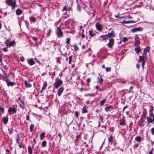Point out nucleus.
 <instances>
[{
  "instance_id": "nucleus-53",
  "label": "nucleus",
  "mask_w": 154,
  "mask_h": 154,
  "mask_svg": "<svg viewBox=\"0 0 154 154\" xmlns=\"http://www.w3.org/2000/svg\"><path fill=\"white\" fill-rule=\"evenodd\" d=\"M79 112L77 111H76L75 112V115L76 117H78L79 116Z\"/></svg>"
},
{
  "instance_id": "nucleus-5",
  "label": "nucleus",
  "mask_w": 154,
  "mask_h": 154,
  "mask_svg": "<svg viewBox=\"0 0 154 154\" xmlns=\"http://www.w3.org/2000/svg\"><path fill=\"white\" fill-rule=\"evenodd\" d=\"M60 27L61 26L58 28L57 30V35L58 37H61L63 36V32L61 30Z\"/></svg>"
},
{
  "instance_id": "nucleus-12",
  "label": "nucleus",
  "mask_w": 154,
  "mask_h": 154,
  "mask_svg": "<svg viewBox=\"0 0 154 154\" xmlns=\"http://www.w3.org/2000/svg\"><path fill=\"white\" fill-rule=\"evenodd\" d=\"M28 63L30 65L32 66L34 64L35 62L33 58H31L28 60Z\"/></svg>"
},
{
  "instance_id": "nucleus-52",
  "label": "nucleus",
  "mask_w": 154,
  "mask_h": 154,
  "mask_svg": "<svg viewBox=\"0 0 154 154\" xmlns=\"http://www.w3.org/2000/svg\"><path fill=\"white\" fill-rule=\"evenodd\" d=\"M151 131L152 134L153 135H154V127L153 128H152L151 129Z\"/></svg>"
},
{
  "instance_id": "nucleus-40",
  "label": "nucleus",
  "mask_w": 154,
  "mask_h": 154,
  "mask_svg": "<svg viewBox=\"0 0 154 154\" xmlns=\"http://www.w3.org/2000/svg\"><path fill=\"white\" fill-rule=\"evenodd\" d=\"M20 140V138L19 137V136H17L16 137V141H17V143H18V144H19V140Z\"/></svg>"
},
{
  "instance_id": "nucleus-35",
  "label": "nucleus",
  "mask_w": 154,
  "mask_h": 154,
  "mask_svg": "<svg viewBox=\"0 0 154 154\" xmlns=\"http://www.w3.org/2000/svg\"><path fill=\"white\" fill-rule=\"evenodd\" d=\"M154 109V107L152 105H151L149 107V111L150 113L152 112Z\"/></svg>"
},
{
  "instance_id": "nucleus-6",
  "label": "nucleus",
  "mask_w": 154,
  "mask_h": 154,
  "mask_svg": "<svg viewBox=\"0 0 154 154\" xmlns=\"http://www.w3.org/2000/svg\"><path fill=\"white\" fill-rule=\"evenodd\" d=\"M146 55H143L142 54V56H139V62H140L141 61L142 62L145 61V59H146Z\"/></svg>"
},
{
  "instance_id": "nucleus-57",
  "label": "nucleus",
  "mask_w": 154,
  "mask_h": 154,
  "mask_svg": "<svg viewBox=\"0 0 154 154\" xmlns=\"http://www.w3.org/2000/svg\"><path fill=\"white\" fill-rule=\"evenodd\" d=\"M26 119L27 120H29V117L28 115H27L26 116Z\"/></svg>"
},
{
  "instance_id": "nucleus-39",
  "label": "nucleus",
  "mask_w": 154,
  "mask_h": 154,
  "mask_svg": "<svg viewBox=\"0 0 154 154\" xmlns=\"http://www.w3.org/2000/svg\"><path fill=\"white\" fill-rule=\"evenodd\" d=\"M80 138H81V136H80V135H79L76 136V139L75 140V142L76 141H77Z\"/></svg>"
},
{
  "instance_id": "nucleus-63",
  "label": "nucleus",
  "mask_w": 154,
  "mask_h": 154,
  "mask_svg": "<svg viewBox=\"0 0 154 154\" xmlns=\"http://www.w3.org/2000/svg\"><path fill=\"white\" fill-rule=\"evenodd\" d=\"M9 39L7 40L5 42V44L6 45H7L8 43V42H9Z\"/></svg>"
},
{
  "instance_id": "nucleus-7",
  "label": "nucleus",
  "mask_w": 154,
  "mask_h": 154,
  "mask_svg": "<svg viewBox=\"0 0 154 154\" xmlns=\"http://www.w3.org/2000/svg\"><path fill=\"white\" fill-rule=\"evenodd\" d=\"M108 38L111 37H114L116 35L115 33V32L114 30H112L110 33L106 34Z\"/></svg>"
},
{
  "instance_id": "nucleus-43",
  "label": "nucleus",
  "mask_w": 154,
  "mask_h": 154,
  "mask_svg": "<svg viewBox=\"0 0 154 154\" xmlns=\"http://www.w3.org/2000/svg\"><path fill=\"white\" fill-rule=\"evenodd\" d=\"M66 6H65L63 8V9L62 10L63 11L64 10H66V11H69L70 10V8H69L68 9L66 7Z\"/></svg>"
},
{
  "instance_id": "nucleus-41",
  "label": "nucleus",
  "mask_w": 154,
  "mask_h": 154,
  "mask_svg": "<svg viewBox=\"0 0 154 154\" xmlns=\"http://www.w3.org/2000/svg\"><path fill=\"white\" fill-rule=\"evenodd\" d=\"M88 89L87 88H81L80 89V91L81 92H82L83 91H87L88 90Z\"/></svg>"
},
{
  "instance_id": "nucleus-33",
  "label": "nucleus",
  "mask_w": 154,
  "mask_h": 154,
  "mask_svg": "<svg viewBox=\"0 0 154 154\" xmlns=\"http://www.w3.org/2000/svg\"><path fill=\"white\" fill-rule=\"evenodd\" d=\"M87 112L88 110L87 109L85 106H84L82 110V113H87Z\"/></svg>"
},
{
  "instance_id": "nucleus-10",
  "label": "nucleus",
  "mask_w": 154,
  "mask_h": 154,
  "mask_svg": "<svg viewBox=\"0 0 154 154\" xmlns=\"http://www.w3.org/2000/svg\"><path fill=\"white\" fill-rule=\"evenodd\" d=\"M141 29L142 28L140 27L135 28L132 29L131 30V31L132 32H134L137 31H140Z\"/></svg>"
},
{
  "instance_id": "nucleus-47",
  "label": "nucleus",
  "mask_w": 154,
  "mask_h": 154,
  "mask_svg": "<svg viewBox=\"0 0 154 154\" xmlns=\"http://www.w3.org/2000/svg\"><path fill=\"white\" fill-rule=\"evenodd\" d=\"M70 41V38H67L66 39V43L67 44V45H68Z\"/></svg>"
},
{
  "instance_id": "nucleus-2",
  "label": "nucleus",
  "mask_w": 154,
  "mask_h": 154,
  "mask_svg": "<svg viewBox=\"0 0 154 154\" xmlns=\"http://www.w3.org/2000/svg\"><path fill=\"white\" fill-rule=\"evenodd\" d=\"M63 83V81L57 78L55 79V82L53 85L54 89H57L60 86L62 85Z\"/></svg>"
},
{
  "instance_id": "nucleus-61",
  "label": "nucleus",
  "mask_w": 154,
  "mask_h": 154,
  "mask_svg": "<svg viewBox=\"0 0 154 154\" xmlns=\"http://www.w3.org/2000/svg\"><path fill=\"white\" fill-rule=\"evenodd\" d=\"M120 23L123 24H126V21L123 20L122 22Z\"/></svg>"
},
{
  "instance_id": "nucleus-15",
  "label": "nucleus",
  "mask_w": 154,
  "mask_h": 154,
  "mask_svg": "<svg viewBox=\"0 0 154 154\" xmlns=\"http://www.w3.org/2000/svg\"><path fill=\"white\" fill-rule=\"evenodd\" d=\"M96 26L97 29L99 31H101L102 25H101L99 23H97L96 24Z\"/></svg>"
},
{
  "instance_id": "nucleus-55",
  "label": "nucleus",
  "mask_w": 154,
  "mask_h": 154,
  "mask_svg": "<svg viewBox=\"0 0 154 154\" xmlns=\"http://www.w3.org/2000/svg\"><path fill=\"white\" fill-rule=\"evenodd\" d=\"M145 61H143L142 62L141 65L142 66V67L143 68H144V66L145 65Z\"/></svg>"
},
{
  "instance_id": "nucleus-34",
  "label": "nucleus",
  "mask_w": 154,
  "mask_h": 154,
  "mask_svg": "<svg viewBox=\"0 0 154 154\" xmlns=\"http://www.w3.org/2000/svg\"><path fill=\"white\" fill-rule=\"evenodd\" d=\"M15 43V41H13L9 44V47L13 46L14 45Z\"/></svg>"
},
{
  "instance_id": "nucleus-20",
  "label": "nucleus",
  "mask_w": 154,
  "mask_h": 154,
  "mask_svg": "<svg viewBox=\"0 0 154 154\" xmlns=\"http://www.w3.org/2000/svg\"><path fill=\"white\" fill-rule=\"evenodd\" d=\"M47 86V83L46 82H44L43 83V85L42 88V89L41 91V92H42V91L44 90L46 88Z\"/></svg>"
},
{
  "instance_id": "nucleus-51",
  "label": "nucleus",
  "mask_w": 154,
  "mask_h": 154,
  "mask_svg": "<svg viewBox=\"0 0 154 154\" xmlns=\"http://www.w3.org/2000/svg\"><path fill=\"white\" fill-rule=\"evenodd\" d=\"M6 151L7 152V153H6L5 154H11V152L10 151L9 149H6Z\"/></svg>"
},
{
  "instance_id": "nucleus-17",
  "label": "nucleus",
  "mask_w": 154,
  "mask_h": 154,
  "mask_svg": "<svg viewBox=\"0 0 154 154\" xmlns=\"http://www.w3.org/2000/svg\"><path fill=\"white\" fill-rule=\"evenodd\" d=\"M1 70L2 73L4 74L3 75H2V79H5L7 78L8 76L6 74L5 72L3 69H2Z\"/></svg>"
},
{
  "instance_id": "nucleus-32",
  "label": "nucleus",
  "mask_w": 154,
  "mask_h": 154,
  "mask_svg": "<svg viewBox=\"0 0 154 154\" xmlns=\"http://www.w3.org/2000/svg\"><path fill=\"white\" fill-rule=\"evenodd\" d=\"M46 142L45 141H43L42 142V147H45L46 146Z\"/></svg>"
},
{
  "instance_id": "nucleus-64",
  "label": "nucleus",
  "mask_w": 154,
  "mask_h": 154,
  "mask_svg": "<svg viewBox=\"0 0 154 154\" xmlns=\"http://www.w3.org/2000/svg\"><path fill=\"white\" fill-rule=\"evenodd\" d=\"M153 149H152L149 152V154H152V151L153 150Z\"/></svg>"
},
{
  "instance_id": "nucleus-31",
  "label": "nucleus",
  "mask_w": 154,
  "mask_h": 154,
  "mask_svg": "<svg viewBox=\"0 0 154 154\" xmlns=\"http://www.w3.org/2000/svg\"><path fill=\"white\" fill-rule=\"evenodd\" d=\"M99 75L100 76V78H98V82L100 84H101L103 82V80L101 77V75L99 74Z\"/></svg>"
},
{
  "instance_id": "nucleus-62",
  "label": "nucleus",
  "mask_w": 154,
  "mask_h": 154,
  "mask_svg": "<svg viewBox=\"0 0 154 154\" xmlns=\"http://www.w3.org/2000/svg\"><path fill=\"white\" fill-rule=\"evenodd\" d=\"M2 50H3V51H4V52H7V50L6 49V48H4Z\"/></svg>"
},
{
  "instance_id": "nucleus-37",
  "label": "nucleus",
  "mask_w": 154,
  "mask_h": 154,
  "mask_svg": "<svg viewBox=\"0 0 154 154\" xmlns=\"http://www.w3.org/2000/svg\"><path fill=\"white\" fill-rule=\"evenodd\" d=\"M34 126L33 124H31L30 126V131L31 132H32L33 130Z\"/></svg>"
},
{
  "instance_id": "nucleus-42",
  "label": "nucleus",
  "mask_w": 154,
  "mask_h": 154,
  "mask_svg": "<svg viewBox=\"0 0 154 154\" xmlns=\"http://www.w3.org/2000/svg\"><path fill=\"white\" fill-rule=\"evenodd\" d=\"M125 122L124 121H121L119 123L120 125H125Z\"/></svg>"
},
{
  "instance_id": "nucleus-45",
  "label": "nucleus",
  "mask_w": 154,
  "mask_h": 154,
  "mask_svg": "<svg viewBox=\"0 0 154 154\" xmlns=\"http://www.w3.org/2000/svg\"><path fill=\"white\" fill-rule=\"evenodd\" d=\"M1 112L2 113H4V109L1 106H0V112Z\"/></svg>"
},
{
  "instance_id": "nucleus-54",
  "label": "nucleus",
  "mask_w": 154,
  "mask_h": 154,
  "mask_svg": "<svg viewBox=\"0 0 154 154\" xmlns=\"http://www.w3.org/2000/svg\"><path fill=\"white\" fill-rule=\"evenodd\" d=\"M93 12H94V11L92 9V10H91L90 12H88L87 11V12L89 15H90L91 14H93Z\"/></svg>"
},
{
  "instance_id": "nucleus-48",
  "label": "nucleus",
  "mask_w": 154,
  "mask_h": 154,
  "mask_svg": "<svg viewBox=\"0 0 154 154\" xmlns=\"http://www.w3.org/2000/svg\"><path fill=\"white\" fill-rule=\"evenodd\" d=\"M99 119L101 121H103V117L102 116H101L100 115H99Z\"/></svg>"
},
{
  "instance_id": "nucleus-22",
  "label": "nucleus",
  "mask_w": 154,
  "mask_h": 154,
  "mask_svg": "<svg viewBox=\"0 0 154 154\" xmlns=\"http://www.w3.org/2000/svg\"><path fill=\"white\" fill-rule=\"evenodd\" d=\"M141 140L142 138L141 137L139 136H137L135 138V140L139 142H140L141 141Z\"/></svg>"
},
{
  "instance_id": "nucleus-19",
  "label": "nucleus",
  "mask_w": 154,
  "mask_h": 154,
  "mask_svg": "<svg viewBox=\"0 0 154 154\" xmlns=\"http://www.w3.org/2000/svg\"><path fill=\"white\" fill-rule=\"evenodd\" d=\"M100 37L102 38L103 40H106L108 38L106 34L100 35Z\"/></svg>"
},
{
  "instance_id": "nucleus-18",
  "label": "nucleus",
  "mask_w": 154,
  "mask_h": 154,
  "mask_svg": "<svg viewBox=\"0 0 154 154\" xmlns=\"http://www.w3.org/2000/svg\"><path fill=\"white\" fill-rule=\"evenodd\" d=\"M24 84L26 87L27 88H30L32 86V85L31 84L28 83L26 80L24 81Z\"/></svg>"
},
{
  "instance_id": "nucleus-46",
  "label": "nucleus",
  "mask_w": 154,
  "mask_h": 154,
  "mask_svg": "<svg viewBox=\"0 0 154 154\" xmlns=\"http://www.w3.org/2000/svg\"><path fill=\"white\" fill-rule=\"evenodd\" d=\"M51 30L50 29H49V31L48 32H47V37H49L50 36V33L51 32Z\"/></svg>"
},
{
  "instance_id": "nucleus-36",
  "label": "nucleus",
  "mask_w": 154,
  "mask_h": 154,
  "mask_svg": "<svg viewBox=\"0 0 154 154\" xmlns=\"http://www.w3.org/2000/svg\"><path fill=\"white\" fill-rule=\"evenodd\" d=\"M45 133H41L40 135V138L41 140L43 139V137L45 136Z\"/></svg>"
},
{
  "instance_id": "nucleus-60",
  "label": "nucleus",
  "mask_w": 154,
  "mask_h": 154,
  "mask_svg": "<svg viewBox=\"0 0 154 154\" xmlns=\"http://www.w3.org/2000/svg\"><path fill=\"white\" fill-rule=\"evenodd\" d=\"M58 136L59 137H60L59 140L60 141L61 140V134L60 133L58 134Z\"/></svg>"
},
{
  "instance_id": "nucleus-30",
  "label": "nucleus",
  "mask_w": 154,
  "mask_h": 154,
  "mask_svg": "<svg viewBox=\"0 0 154 154\" xmlns=\"http://www.w3.org/2000/svg\"><path fill=\"white\" fill-rule=\"evenodd\" d=\"M89 35L92 37H93L95 35V33H93V31L91 30H89Z\"/></svg>"
},
{
  "instance_id": "nucleus-27",
  "label": "nucleus",
  "mask_w": 154,
  "mask_h": 154,
  "mask_svg": "<svg viewBox=\"0 0 154 154\" xmlns=\"http://www.w3.org/2000/svg\"><path fill=\"white\" fill-rule=\"evenodd\" d=\"M29 19L30 22H32L34 23L36 21L35 19L33 17H30L29 18Z\"/></svg>"
},
{
  "instance_id": "nucleus-1",
  "label": "nucleus",
  "mask_w": 154,
  "mask_h": 154,
  "mask_svg": "<svg viewBox=\"0 0 154 154\" xmlns=\"http://www.w3.org/2000/svg\"><path fill=\"white\" fill-rule=\"evenodd\" d=\"M6 4L8 5L11 7V9L13 10L17 6L16 1L13 0H6Z\"/></svg>"
},
{
  "instance_id": "nucleus-38",
  "label": "nucleus",
  "mask_w": 154,
  "mask_h": 154,
  "mask_svg": "<svg viewBox=\"0 0 154 154\" xmlns=\"http://www.w3.org/2000/svg\"><path fill=\"white\" fill-rule=\"evenodd\" d=\"M72 56L71 55L69 57V63L70 64L72 60Z\"/></svg>"
},
{
  "instance_id": "nucleus-8",
  "label": "nucleus",
  "mask_w": 154,
  "mask_h": 154,
  "mask_svg": "<svg viewBox=\"0 0 154 154\" xmlns=\"http://www.w3.org/2000/svg\"><path fill=\"white\" fill-rule=\"evenodd\" d=\"M16 109L14 107H10L8 109V111L9 112H12L13 113H16Z\"/></svg>"
},
{
  "instance_id": "nucleus-16",
  "label": "nucleus",
  "mask_w": 154,
  "mask_h": 154,
  "mask_svg": "<svg viewBox=\"0 0 154 154\" xmlns=\"http://www.w3.org/2000/svg\"><path fill=\"white\" fill-rule=\"evenodd\" d=\"M150 49V48L149 46H147L145 48H144L143 50V55H146V52H147L149 51Z\"/></svg>"
},
{
  "instance_id": "nucleus-44",
  "label": "nucleus",
  "mask_w": 154,
  "mask_h": 154,
  "mask_svg": "<svg viewBox=\"0 0 154 154\" xmlns=\"http://www.w3.org/2000/svg\"><path fill=\"white\" fill-rule=\"evenodd\" d=\"M106 71L107 72H110L111 70V68L110 67H107L106 68Z\"/></svg>"
},
{
  "instance_id": "nucleus-56",
  "label": "nucleus",
  "mask_w": 154,
  "mask_h": 154,
  "mask_svg": "<svg viewBox=\"0 0 154 154\" xmlns=\"http://www.w3.org/2000/svg\"><path fill=\"white\" fill-rule=\"evenodd\" d=\"M91 79L90 78H88L87 80V82L88 83H90L91 82Z\"/></svg>"
},
{
  "instance_id": "nucleus-49",
  "label": "nucleus",
  "mask_w": 154,
  "mask_h": 154,
  "mask_svg": "<svg viewBox=\"0 0 154 154\" xmlns=\"http://www.w3.org/2000/svg\"><path fill=\"white\" fill-rule=\"evenodd\" d=\"M128 40V38L126 37H124L122 39V41L124 42H125L127 41Z\"/></svg>"
},
{
  "instance_id": "nucleus-50",
  "label": "nucleus",
  "mask_w": 154,
  "mask_h": 154,
  "mask_svg": "<svg viewBox=\"0 0 154 154\" xmlns=\"http://www.w3.org/2000/svg\"><path fill=\"white\" fill-rule=\"evenodd\" d=\"M74 50L75 51H77L78 49V48L77 47L76 44H75L74 45Z\"/></svg>"
},
{
  "instance_id": "nucleus-24",
  "label": "nucleus",
  "mask_w": 154,
  "mask_h": 154,
  "mask_svg": "<svg viewBox=\"0 0 154 154\" xmlns=\"http://www.w3.org/2000/svg\"><path fill=\"white\" fill-rule=\"evenodd\" d=\"M135 52L137 53H138L141 51V49L140 47L136 48L134 49Z\"/></svg>"
},
{
  "instance_id": "nucleus-58",
  "label": "nucleus",
  "mask_w": 154,
  "mask_h": 154,
  "mask_svg": "<svg viewBox=\"0 0 154 154\" xmlns=\"http://www.w3.org/2000/svg\"><path fill=\"white\" fill-rule=\"evenodd\" d=\"M138 37L137 35H135L134 36L135 41H137V39Z\"/></svg>"
},
{
  "instance_id": "nucleus-21",
  "label": "nucleus",
  "mask_w": 154,
  "mask_h": 154,
  "mask_svg": "<svg viewBox=\"0 0 154 154\" xmlns=\"http://www.w3.org/2000/svg\"><path fill=\"white\" fill-rule=\"evenodd\" d=\"M16 12L17 15H20L22 13L21 10L20 9H17L16 10Z\"/></svg>"
},
{
  "instance_id": "nucleus-26",
  "label": "nucleus",
  "mask_w": 154,
  "mask_h": 154,
  "mask_svg": "<svg viewBox=\"0 0 154 154\" xmlns=\"http://www.w3.org/2000/svg\"><path fill=\"white\" fill-rule=\"evenodd\" d=\"M106 97L103 100H101L100 102V104L101 106H102L103 105L105 102L106 101Z\"/></svg>"
},
{
  "instance_id": "nucleus-23",
  "label": "nucleus",
  "mask_w": 154,
  "mask_h": 154,
  "mask_svg": "<svg viewBox=\"0 0 154 154\" xmlns=\"http://www.w3.org/2000/svg\"><path fill=\"white\" fill-rule=\"evenodd\" d=\"M112 108L113 106L112 105H110L106 107L105 108V110L106 112H108L109 110L112 109Z\"/></svg>"
},
{
  "instance_id": "nucleus-25",
  "label": "nucleus",
  "mask_w": 154,
  "mask_h": 154,
  "mask_svg": "<svg viewBox=\"0 0 154 154\" xmlns=\"http://www.w3.org/2000/svg\"><path fill=\"white\" fill-rule=\"evenodd\" d=\"M28 152L29 154H32V151L31 147L29 146L28 147Z\"/></svg>"
},
{
  "instance_id": "nucleus-59",
  "label": "nucleus",
  "mask_w": 154,
  "mask_h": 154,
  "mask_svg": "<svg viewBox=\"0 0 154 154\" xmlns=\"http://www.w3.org/2000/svg\"><path fill=\"white\" fill-rule=\"evenodd\" d=\"M32 38L33 39V40H34V41H36L38 39V38H36V37H32Z\"/></svg>"
},
{
  "instance_id": "nucleus-9",
  "label": "nucleus",
  "mask_w": 154,
  "mask_h": 154,
  "mask_svg": "<svg viewBox=\"0 0 154 154\" xmlns=\"http://www.w3.org/2000/svg\"><path fill=\"white\" fill-rule=\"evenodd\" d=\"M63 90L64 88L62 87H61L59 88L57 92V95L58 96H60L61 95Z\"/></svg>"
},
{
  "instance_id": "nucleus-11",
  "label": "nucleus",
  "mask_w": 154,
  "mask_h": 154,
  "mask_svg": "<svg viewBox=\"0 0 154 154\" xmlns=\"http://www.w3.org/2000/svg\"><path fill=\"white\" fill-rule=\"evenodd\" d=\"M5 82H6L7 85L8 86H13L14 85L16 84V83L14 82H9L7 81V80H5Z\"/></svg>"
},
{
  "instance_id": "nucleus-13",
  "label": "nucleus",
  "mask_w": 154,
  "mask_h": 154,
  "mask_svg": "<svg viewBox=\"0 0 154 154\" xmlns=\"http://www.w3.org/2000/svg\"><path fill=\"white\" fill-rule=\"evenodd\" d=\"M20 106L23 109L25 107L24 102L23 100H21L19 103Z\"/></svg>"
},
{
  "instance_id": "nucleus-3",
  "label": "nucleus",
  "mask_w": 154,
  "mask_h": 154,
  "mask_svg": "<svg viewBox=\"0 0 154 154\" xmlns=\"http://www.w3.org/2000/svg\"><path fill=\"white\" fill-rule=\"evenodd\" d=\"M146 119L148 124L154 121V115L152 113H150L149 117H147Z\"/></svg>"
},
{
  "instance_id": "nucleus-29",
  "label": "nucleus",
  "mask_w": 154,
  "mask_h": 154,
  "mask_svg": "<svg viewBox=\"0 0 154 154\" xmlns=\"http://www.w3.org/2000/svg\"><path fill=\"white\" fill-rule=\"evenodd\" d=\"M12 127H10L8 128V131L9 132V133L10 134H11L12 133H13V131L12 130Z\"/></svg>"
},
{
  "instance_id": "nucleus-4",
  "label": "nucleus",
  "mask_w": 154,
  "mask_h": 154,
  "mask_svg": "<svg viewBox=\"0 0 154 154\" xmlns=\"http://www.w3.org/2000/svg\"><path fill=\"white\" fill-rule=\"evenodd\" d=\"M114 43V39L113 38H111L109 39V42L107 44V45L108 47L111 48H112Z\"/></svg>"
},
{
  "instance_id": "nucleus-28",
  "label": "nucleus",
  "mask_w": 154,
  "mask_h": 154,
  "mask_svg": "<svg viewBox=\"0 0 154 154\" xmlns=\"http://www.w3.org/2000/svg\"><path fill=\"white\" fill-rule=\"evenodd\" d=\"M113 138V136L112 135H111L108 138L109 142L110 143H112Z\"/></svg>"
},
{
  "instance_id": "nucleus-14",
  "label": "nucleus",
  "mask_w": 154,
  "mask_h": 154,
  "mask_svg": "<svg viewBox=\"0 0 154 154\" xmlns=\"http://www.w3.org/2000/svg\"><path fill=\"white\" fill-rule=\"evenodd\" d=\"M8 117L6 118L3 117L2 119V121L3 123H4V124L5 125L8 122Z\"/></svg>"
}]
</instances>
